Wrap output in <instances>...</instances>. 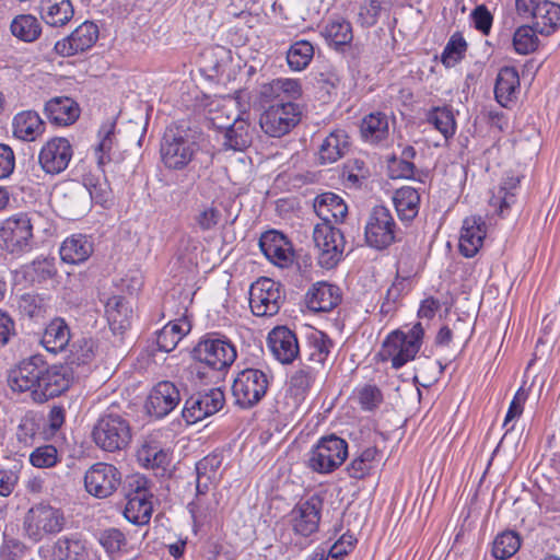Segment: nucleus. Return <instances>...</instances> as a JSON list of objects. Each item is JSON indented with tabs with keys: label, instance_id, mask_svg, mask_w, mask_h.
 <instances>
[{
	"label": "nucleus",
	"instance_id": "obj_44",
	"mask_svg": "<svg viewBox=\"0 0 560 560\" xmlns=\"http://www.w3.org/2000/svg\"><path fill=\"white\" fill-rule=\"evenodd\" d=\"M322 35L336 47L349 44L353 37L350 22L341 16L330 18L323 26Z\"/></svg>",
	"mask_w": 560,
	"mask_h": 560
},
{
	"label": "nucleus",
	"instance_id": "obj_21",
	"mask_svg": "<svg viewBox=\"0 0 560 560\" xmlns=\"http://www.w3.org/2000/svg\"><path fill=\"white\" fill-rule=\"evenodd\" d=\"M259 247L266 258L278 267L284 268L293 262V247L287 236L278 231L262 233Z\"/></svg>",
	"mask_w": 560,
	"mask_h": 560
},
{
	"label": "nucleus",
	"instance_id": "obj_42",
	"mask_svg": "<svg viewBox=\"0 0 560 560\" xmlns=\"http://www.w3.org/2000/svg\"><path fill=\"white\" fill-rule=\"evenodd\" d=\"M10 31L18 39L32 43L40 36L42 25L38 19L33 14H19L11 21Z\"/></svg>",
	"mask_w": 560,
	"mask_h": 560
},
{
	"label": "nucleus",
	"instance_id": "obj_49",
	"mask_svg": "<svg viewBox=\"0 0 560 560\" xmlns=\"http://www.w3.org/2000/svg\"><path fill=\"white\" fill-rule=\"evenodd\" d=\"M316 375L315 369L307 365H303L292 374L289 390L295 400L300 401L305 398L316 380Z\"/></svg>",
	"mask_w": 560,
	"mask_h": 560
},
{
	"label": "nucleus",
	"instance_id": "obj_7",
	"mask_svg": "<svg viewBox=\"0 0 560 560\" xmlns=\"http://www.w3.org/2000/svg\"><path fill=\"white\" fill-rule=\"evenodd\" d=\"M272 375L269 371L248 368L237 373L232 384L235 404L247 409L257 405L267 394Z\"/></svg>",
	"mask_w": 560,
	"mask_h": 560
},
{
	"label": "nucleus",
	"instance_id": "obj_16",
	"mask_svg": "<svg viewBox=\"0 0 560 560\" xmlns=\"http://www.w3.org/2000/svg\"><path fill=\"white\" fill-rule=\"evenodd\" d=\"M224 405V394L219 388L197 393L186 399L182 415L187 423H196L217 413Z\"/></svg>",
	"mask_w": 560,
	"mask_h": 560
},
{
	"label": "nucleus",
	"instance_id": "obj_6",
	"mask_svg": "<svg viewBox=\"0 0 560 560\" xmlns=\"http://www.w3.org/2000/svg\"><path fill=\"white\" fill-rule=\"evenodd\" d=\"M348 457L346 440L329 434L322 436L306 454L307 467L317 474L327 475L338 469Z\"/></svg>",
	"mask_w": 560,
	"mask_h": 560
},
{
	"label": "nucleus",
	"instance_id": "obj_59",
	"mask_svg": "<svg viewBox=\"0 0 560 560\" xmlns=\"http://www.w3.org/2000/svg\"><path fill=\"white\" fill-rule=\"evenodd\" d=\"M472 26L483 35H488L492 28L493 15L485 4L477 5L470 13Z\"/></svg>",
	"mask_w": 560,
	"mask_h": 560
},
{
	"label": "nucleus",
	"instance_id": "obj_40",
	"mask_svg": "<svg viewBox=\"0 0 560 560\" xmlns=\"http://www.w3.org/2000/svg\"><path fill=\"white\" fill-rule=\"evenodd\" d=\"M348 148V136L343 130L330 132L322 142L318 151V159L322 164L338 161Z\"/></svg>",
	"mask_w": 560,
	"mask_h": 560
},
{
	"label": "nucleus",
	"instance_id": "obj_5",
	"mask_svg": "<svg viewBox=\"0 0 560 560\" xmlns=\"http://www.w3.org/2000/svg\"><path fill=\"white\" fill-rule=\"evenodd\" d=\"M196 132L190 129L171 128L164 135L161 156L164 165L172 170L186 167L198 152Z\"/></svg>",
	"mask_w": 560,
	"mask_h": 560
},
{
	"label": "nucleus",
	"instance_id": "obj_8",
	"mask_svg": "<svg viewBox=\"0 0 560 560\" xmlns=\"http://www.w3.org/2000/svg\"><path fill=\"white\" fill-rule=\"evenodd\" d=\"M313 241L318 265L327 270L335 268L343 258L346 241L343 233L328 223L314 226Z\"/></svg>",
	"mask_w": 560,
	"mask_h": 560
},
{
	"label": "nucleus",
	"instance_id": "obj_14",
	"mask_svg": "<svg viewBox=\"0 0 560 560\" xmlns=\"http://www.w3.org/2000/svg\"><path fill=\"white\" fill-rule=\"evenodd\" d=\"M301 110L298 104L278 102L270 105L260 116L259 124L264 132L280 138L290 132L300 121Z\"/></svg>",
	"mask_w": 560,
	"mask_h": 560
},
{
	"label": "nucleus",
	"instance_id": "obj_51",
	"mask_svg": "<svg viewBox=\"0 0 560 560\" xmlns=\"http://www.w3.org/2000/svg\"><path fill=\"white\" fill-rule=\"evenodd\" d=\"M521 547V538L513 530H504L499 534L492 545L494 558L505 560L514 556Z\"/></svg>",
	"mask_w": 560,
	"mask_h": 560
},
{
	"label": "nucleus",
	"instance_id": "obj_34",
	"mask_svg": "<svg viewBox=\"0 0 560 560\" xmlns=\"http://www.w3.org/2000/svg\"><path fill=\"white\" fill-rule=\"evenodd\" d=\"M425 121L439 131L445 141L452 139L457 130L454 110L451 106H434L425 113Z\"/></svg>",
	"mask_w": 560,
	"mask_h": 560
},
{
	"label": "nucleus",
	"instance_id": "obj_30",
	"mask_svg": "<svg viewBox=\"0 0 560 560\" xmlns=\"http://www.w3.org/2000/svg\"><path fill=\"white\" fill-rule=\"evenodd\" d=\"M74 10L70 0H40V16L51 27H61L73 18Z\"/></svg>",
	"mask_w": 560,
	"mask_h": 560
},
{
	"label": "nucleus",
	"instance_id": "obj_2",
	"mask_svg": "<svg viewBox=\"0 0 560 560\" xmlns=\"http://www.w3.org/2000/svg\"><path fill=\"white\" fill-rule=\"evenodd\" d=\"M191 355L196 364L190 366V373L205 378L206 373L200 371L198 363L212 371L224 372L236 360L237 351L235 346L225 338L206 336L194 347Z\"/></svg>",
	"mask_w": 560,
	"mask_h": 560
},
{
	"label": "nucleus",
	"instance_id": "obj_24",
	"mask_svg": "<svg viewBox=\"0 0 560 560\" xmlns=\"http://www.w3.org/2000/svg\"><path fill=\"white\" fill-rule=\"evenodd\" d=\"M314 211L322 223H340L348 213L345 200L337 194L327 191L318 195L314 200Z\"/></svg>",
	"mask_w": 560,
	"mask_h": 560
},
{
	"label": "nucleus",
	"instance_id": "obj_13",
	"mask_svg": "<svg viewBox=\"0 0 560 560\" xmlns=\"http://www.w3.org/2000/svg\"><path fill=\"white\" fill-rule=\"evenodd\" d=\"M63 525V513L48 504H37L30 509L24 521L26 535L35 542L48 535L61 532Z\"/></svg>",
	"mask_w": 560,
	"mask_h": 560
},
{
	"label": "nucleus",
	"instance_id": "obj_63",
	"mask_svg": "<svg viewBox=\"0 0 560 560\" xmlns=\"http://www.w3.org/2000/svg\"><path fill=\"white\" fill-rule=\"evenodd\" d=\"M195 221L202 231L215 228L221 221V212L213 206H205L195 217Z\"/></svg>",
	"mask_w": 560,
	"mask_h": 560
},
{
	"label": "nucleus",
	"instance_id": "obj_9",
	"mask_svg": "<svg viewBox=\"0 0 560 560\" xmlns=\"http://www.w3.org/2000/svg\"><path fill=\"white\" fill-rule=\"evenodd\" d=\"M153 493L145 477L136 475L128 480L126 493L125 518L137 526L147 525L153 513Z\"/></svg>",
	"mask_w": 560,
	"mask_h": 560
},
{
	"label": "nucleus",
	"instance_id": "obj_47",
	"mask_svg": "<svg viewBox=\"0 0 560 560\" xmlns=\"http://www.w3.org/2000/svg\"><path fill=\"white\" fill-rule=\"evenodd\" d=\"M140 465L145 468H165L170 463V454L155 442H144L137 452Z\"/></svg>",
	"mask_w": 560,
	"mask_h": 560
},
{
	"label": "nucleus",
	"instance_id": "obj_58",
	"mask_svg": "<svg viewBox=\"0 0 560 560\" xmlns=\"http://www.w3.org/2000/svg\"><path fill=\"white\" fill-rule=\"evenodd\" d=\"M98 541L110 556L119 553L127 545L125 534L117 528L103 530L98 536Z\"/></svg>",
	"mask_w": 560,
	"mask_h": 560
},
{
	"label": "nucleus",
	"instance_id": "obj_10",
	"mask_svg": "<svg viewBox=\"0 0 560 560\" xmlns=\"http://www.w3.org/2000/svg\"><path fill=\"white\" fill-rule=\"evenodd\" d=\"M284 300L285 294L282 285L270 278L261 277L249 288V307L257 317L277 315Z\"/></svg>",
	"mask_w": 560,
	"mask_h": 560
},
{
	"label": "nucleus",
	"instance_id": "obj_20",
	"mask_svg": "<svg viewBox=\"0 0 560 560\" xmlns=\"http://www.w3.org/2000/svg\"><path fill=\"white\" fill-rule=\"evenodd\" d=\"M32 235V225L25 214L9 218L0 226V243L11 253L27 246Z\"/></svg>",
	"mask_w": 560,
	"mask_h": 560
},
{
	"label": "nucleus",
	"instance_id": "obj_1",
	"mask_svg": "<svg viewBox=\"0 0 560 560\" xmlns=\"http://www.w3.org/2000/svg\"><path fill=\"white\" fill-rule=\"evenodd\" d=\"M14 392H27L36 402H45L67 390L71 377L62 365H48L40 355L22 360L11 370L8 378Z\"/></svg>",
	"mask_w": 560,
	"mask_h": 560
},
{
	"label": "nucleus",
	"instance_id": "obj_48",
	"mask_svg": "<svg viewBox=\"0 0 560 560\" xmlns=\"http://www.w3.org/2000/svg\"><path fill=\"white\" fill-rule=\"evenodd\" d=\"M314 57V47L307 40L293 43L287 51V62L292 71L300 72L308 67Z\"/></svg>",
	"mask_w": 560,
	"mask_h": 560
},
{
	"label": "nucleus",
	"instance_id": "obj_38",
	"mask_svg": "<svg viewBox=\"0 0 560 560\" xmlns=\"http://www.w3.org/2000/svg\"><path fill=\"white\" fill-rule=\"evenodd\" d=\"M219 127L225 129L223 145L226 149L243 151L252 144L253 131L246 120L235 118L232 125Z\"/></svg>",
	"mask_w": 560,
	"mask_h": 560
},
{
	"label": "nucleus",
	"instance_id": "obj_28",
	"mask_svg": "<svg viewBox=\"0 0 560 560\" xmlns=\"http://www.w3.org/2000/svg\"><path fill=\"white\" fill-rule=\"evenodd\" d=\"M45 114L52 124L68 126L78 119L80 109L70 97H55L46 103Z\"/></svg>",
	"mask_w": 560,
	"mask_h": 560
},
{
	"label": "nucleus",
	"instance_id": "obj_45",
	"mask_svg": "<svg viewBox=\"0 0 560 560\" xmlns=\"http://www.w3.org/2000/svg\"><path fill=\"white\" fill-rule=\"evenodd\" d=\"M361 135L366 142L378 143L388 136V118L383 113L365 116L361 124Z\"/></svg>",
	"mask_w": 560,
	"mask_h": 560
},
{
	"label": "nucleus",
	"instance_id": "obj_46",
	"mask_svg": "<svg viewBox=\"0 0 560 560\" xmlns=\"http://www.w3.org/2000/svg\"><path fill=\"white\" fill-rule=\"evenodd\" d=\"M378 462V450L374 446L366 447L358 453L347 466L350 478L362 479L370 475Z\"/></svg>",
	"mask_w": 560,
	"mask_h": 560
},
{
	"label": "nucleus",
	"instance_id": "obj_41",
	"mask_svg": "<svg viewBox=\"0 0 560 560\" xmlns=\"http://www.w3.org/2000/svg\"><path fill=\"white\" fill-rule=\"evenodd\" d=\"M105 313L110 328L114 331H122L129 326L132 310L125 298L114 295L107 300Z\"/></svg>",
	"mask_w": 560,
	"mask_h": 560
},
{
	"label": "nucleus",
	"instance_id": "obj_23",
	"mask_svg": "<svg viewBox=\"0 0 560 560\" xmlns=\"http://www.w3.org/2000/svg\"><path fill=\"white\" fill-rule=\"evenodd\" d=\"M487 235V225L482 217L470 215L463 221L459 236V252L467 258L474 257L481 248Z\"/></svg>",
	"mask_w": 560,
	"mask_h": 560
},
{
	"label": "nucleus",
	"instance_id": "obj_39",
	"mask_svg": "<svg viewBox=\"0 0 560 560\" xmlns=\"http://www.w3.org/2000/svg\"><path fill=\"white\" fill-rule=\"evenodd\" d=\"M222 455L220 453H211L200 459L196 464V489H209L210 485L219 481L222 465Z\"/></svg>",
	"mask_w": 560,
	"mask_h": 560
},
{
	"label": "nucleus",
	"instance_id": "obj_55",
	"mask_svg": "<svg viewBox=\"0 0 560 560\" xmlns=\"http://www.w3.org/2000/svg\"><path fill=\"white\" fill-rule=\"evenodd\" d=\"M467 50V43L460 33H454L442 52V62L446 67H453L460 61Z\"/></svg>",
	"mask_w": 560,
	"mask_h": 560
},
{
	"label": "nucleus",
	"instance_id": "obj_57",
	"mask_svg": "<svg viewBox=\"0 0 560 560\" xmlns=\"http://www.w3.org/2000/svg\"><path fill=\"white\" fill-rule=\"evenodd\" d=\"M357 400L364 411H373L383 402V394L375 385L365 384L355 389Z\"/></svg>",
	"mask_w": 560,
	"mask_h": 560
},
{
	"label": "nucleus",
	"instance_id": "obj_53",
	"mask_svg": "<svg viewBox=\"0 0 560 560\" xmlns=\"http://www.w3.org/2000/svg\"><path fill=\"white\" fill-rule=\"evenodd\" d=\"M538 33L535 27L522 25L516 28L513 36V47L518 55H528L538 46Z\"/></svg>",
	"mask_w": 560,
	"mask_h": 560
},
{
	"label": "nucleus",
	"instance_id": "obj_11",
	"mask_svg": "<svg viewBox=\"0 0 560 560\" xmlns=\"http://www.w3.org/2000/svg\"><path fill=\"white\" fill-rule=\"evenodd\" d=\"M398 226L390 210L385 206H375L370 211L364 236L366 244L375 249L382 250L389 247L397 241Z\"/></svg>",
	"mask_w": 560,
	"mask_h": 560
},
{
	"label": "nucleus",
	"instance_id": "obj_52",
	"mask_svg": "<svg viewBox=\"0 0 560 560\" xmlns=\"http://www.w3.org/2000/svg\"><path fill=\"white\" fill-rule=\"evenodd\" d=\"M55 560H86L85 546L80 540L60 538L54 547Z\"/></svg>",
	"mask_w": 560,
	"mask_h": 560
},
{
	"label": "nucleus",
	"instance_id": "obj_62",
	"mask_svg": "<svg viewBox=\"0 0 560 560\" xmlns=\"http://www.w3.org/2000/svg\"><path fill=\"white\" fill-rule=\"evenodd\" d=\"M355 544L357 538L352 534L346 533L327 550L328 557L331 560H341L354 549Z\"/></svg>",
	"mask_w": 560,
	"mask_h": 560
},
{
	"label": "nucleus",
	"instance_id": "obj_60",
	"mask_svg": "<svg viewBox=\"0 0 560 560\" xmlns=\"http://www.w3.org/2000/svg\"><path fill=\"white\" fill-rule=\"evenodd\" d=\"M527 395L524 390L518 389L508 409V412L504 418L503 427L506 429V433L512 431L515 427L514 420L517 419L524 409V404L526 401Z\"/></svg>",
	"mask_w": 560,
	"mask_h": 560
},
{
	"label": "nucleus",
	"instance_id": "obj_31",
	"mask_svg": "<svg viewBox=\"0 0 560 560\" xmlns=\"http://www.w3.org/2000/svg\"><path fill=\"white\" fill-rule=\"evenodd\" d=\"M70 339L68 324L65 319L57 317L46 326L40 342L47 351L58 353L66 349Z\"/></svg>",
	"mask_w": 560,
	"mask_h": 560
},
{
	"label": "nucleus",
	"instance_id": "obj_64",
	"mask_svg": "<svg viewBox=\"0 0 560 560\" xmlns=\"http://www.w3.org/2000/svg\"><path fill=\"white\" fill-rule=\"evenodd\" d=\"M39 427L33 418H23L16 429L18 441L25 446H32Z\"/></svg>",
	"mask_w": 560,
	"mask_h": 560
},
{
	"label": "nucleus",
	"instance_id": "obj_18",
	"mask_svg": "<svg viewBox=\"0 0 560 560\" xmlns=\"http://www.w3.org/2000/svg\"><path fill=\"white\" fill-rule=\"evenodd\" d=\"M272 357L282 364H291L300 354L296 334L287 326L272 328L267 336Z\"/></svg>",
	"mask_w": 560,
	"mask_h": 560
},
{
	"label": "nucleus",
	"instance_id": "obj_61",
	"mask_svg": "<svg viewBox=\"0 0 560 560\" xmlns=\"http://www.w3.org/2000/svg\"><path fill=\"white\" fill-rule=\"evenodd\" d=\"M33 280L43 282L57 273L55 258H37L32 262Z\"/></svg>",
	"mask_w": 560,
	"mask_h": 560
},
{
	"label": "nucleus",
	"instance_id": "obj_54",
	"mask_svg": "<svg viewBox=\"0 0 560 560\" xmlns=\"http://www.w3.org/2000/svg\"><path fill=\"white\" fill-rule=\"evenodd\" d=\"M28 460L32 466L43 469L55 467L61 460V457L56 446L45 444L33 450Z\"/></svg>",
	"mask_w": 560,
	"mask_h": 560
},
{
	"label": "nucleus",
	"instance_id": "obj_12",
	"mask_svg": "<svg viewBox=\"0 0 560 560\" xmlns=\"http://www.w3.org/2000/svg\"><path fill=\"white\" fill-rule=\"evenodd\" d=\"M324 501L318 494L301 499L288 514V524L295 536L308 538L317 533Z\"/></svg>",
	"mask_w": 560,
	"mask_h": 560
},
{
	"label": "nucleus",
	"instance_id": "obj_25",
	"mask_svg": "<svg viewBox=\"0 0 560 560\" xmlns=\"http://www.w3.org/2000/svg\"><path fill=\"white\" fill-rule=\"evenodd\" d=\"M185 308L178 318L170 320L158 334L156 346L159 350L171 352L174 350L179 341L189 334L191 324L186 315Z\"/></svg>",
	"mask_w": 560,
	"mask_h": 560
},
{
	"label": "nucleus",
	"instance_id": "obj_36",
	"mask_svg": "<svg viewBox=\"0 0 560 560\" xmlns=\"http://www.w3.org/2000/svg\"><path fill=\"white\" fill-rule=\"evenodd\" d=\"M334 347L332 340L322 330L314 329L307 334L305 357L306 360L324 365Z\"/></svg>",
	"mask_w": 560,
	"mask_h": 560
},
{
	"label": "nucleus",
	"instance_id": "obj_37",
	"mask_svg": "<svg viewBox=\"0 0 560 560\" xmlns=\"http://www.w3.org/2000/svg\"><path fill=\"white\" fill-rule=\"evenodd\" d=\"M43 131L44 122L36 112L25 110L15 115L13 132L16 138L24 141H34Z\"/></svg>",
	"mask_w": 560,
	"mask_h": 560
},
{
	"label": "nucleus",
	"instance_id": "obj_26",
	"mask_svg": "<svg viewBox=\"0 0 560 560\" xmlns=\"http://www.w3.org/2000/svg\"><path fill=\"white\" fill-rule=\"evenodd\" d=\"M341 301L339 288L326 282L314 284L306 294V303L314 312H329Z\"/></svg>",
	"mask_w": 560,
	"mask_h": 560
},
{
	"label": "nucleus",
	"instance_id": "obj_32",
	"mask_svg": "<svg viewBox=\"0 0 560 560\" xmlns=\"http://www.w3.org/2000/svg\"><path fill=\"white\" fill-rule=\"evenodd\" d=\"M534 27L541 35H550L560 26V4L541 0L534 11Z\"/></svg>",
	"mask_w": 560,
	"mask_h": 560
},
{
	"label": "nucleus",
	"instance_id": "obj_22",
	"mask_svg": "<svg viewBox=\"0 0 560 560\" xmlns=\"http://www.w3.org/2000/svg\"><path fill=\"white\" fill-rule=\"evenodd\" d=\"M180 401V394L176 385L168 381L158 383L151 390L147 409L156 418H163L173 411Z\"/></svg>",
	"mask_w": 560,
	"mask_h": 560
},
{
	"label": "nucleus",
	"instance_id": "obj_4",
	"mask_svg": "<svg viewBox=\"0 0 560 560\" xmlns=\"http://www.w3.org/2000/svg\"><path fill=\"white\" fill-rule=\"evenodd\" d=\"M92 439L96 446L105 452L122 451L131 441L129 421L124 416L108 410L94 424Z\"/></svg>",
	"mask_w": 560,
	"mask_h": 560
},
{
	"label": "nucleus",
	"instance_id": "obj_50",
	"mask_svg": "<svg viewBox=\"0 0 560 560\" xmlns=\"http://www.w3.org/2000/svg\"><path fill=\"white\" fill-rule=\"evenodd\" d=\"M114 122H106L102 125L98 131V143L94 148V155L98 167L102 170L112 160L110 152L114 147Z\"/></svg>",
	"mask_w": 560,
	"mask_h": 560
},
{
	"label": "nucleus",
	"instance_id": "obj_15",
	"mask_svg": "<svg viewBox=\"0 0 560 560\" xmlns=\"http://www.w3.org/2000/svg\"><path fill=\"white\" fill-rule=\"evenodd\" d=\"M121 483V472L112 464L96 463L84 475V487L97 499L113 495Z\"/></svg>",
	"mask_w": 560,
	"mask_h": 560
},
{
	"label": "nucleus",
	"instance_id": "obj_33",
	"mask_svg": "<svg viewBox=\"0 0 560 560\" xmlns=\"http://www.w3.org/2000/svg\"><path fill=\"white\" fill-rule=\"evenodd\" d=\"M209 489H196L195 499L188 504L195 526H203L217 513L218 500L215 494H208Z\"/></svg>",
	"mask_w": 560,
	"mask_h": 560
},
{
	"label": "nucleus",
	"instance_id": "obj_3",
	"mask_svg": "<svg viewBox=\"0 0 560 560\" xmlns=\"http://www.w3.org/2000/svg\"><path fill=\"white\" fill-rule=\"evenodd\" d=\"M423 337L421 323H416L408 331L394 330L384 339L378 355L382 361L390 362L392 368L398 370L415 360Z\"/></svg>",
	"mask_w": 560,
	"mask_h": 560
},
{
	"label": "nucleus",
	"instance_id": "obj_19",
	"mask_svg": "<svg viewBox=\"0 0 560 560\" xmlns=\"http://www.w3.org/2000/svg\"><path fill=\"white\" fill-rule=\"evenodd\" d=\"M98 38V27L93 22H84L69 36L55 44V51L62 57H71L92 48Z\"/></svg>",
	"mask_w": 560,
	"mask_h": 560
},
{
	"label": "nucleus",
	"instance_id": "obj_27",
	"mask_svg": "<svg viewBox=\"0 0 560 560\" xmlns=\"http://www.w3.org/2000/svg\"><path fill=\"white\" fill-rule=\"evenodd\" d=\"M59 253L62 261L79 265L92 255L93 244L86 235L72 234L62 242Z\"/></svg>",
	"mask_w": 560,
	"mask_h": 560
},
{
	"label": "nucleus",
	"instance_id": "obj_56",
	"mask_svg": "<svg viewBox=\"0 0 560 560\" xmlns=\"http://www.w3.org/2000/svg\"><path fill=\"white\" fill-rule=\"evenodd\" d=\"M394 0H365L359 10V22L363 26H373L383 10L393 4Z\"/></svg>",
	"mask_w": 560,
	"mask_h": 560
},
{
	"label": "nucleus",
	"instance_id": "obj_43",
	"mask_svg": "<svg viewBox=\"0 0 560 560\" xmlns=\"http://www.w3.org/2000/svg\"><path fill=\"white\" fill-rule=\"evenodd\" d=\"M518 188L520 178L516 176H508L502 180L498 190L492 194L489 202L492 207L498 208L500 215H503L515 202Z\"/></svg>",
	"mask_w": 560,
	"mask_h": 560
},
{
	"label": "nucleus",
	"instance_id": "obj_35",
	"mask_svg": "<svg viewBox=\"0 0 560 560\" xmlns=\"http://www.w3.org/2000/svg\"><path fill=\"white\" fill-rule=\"evenodd\" d=\"M393 202L399 219L411 221L419 212L420 194L413 187L404 186L395 191Z\"/></svg>",
	"mask_w": 560,
	"mask_h": 560
},
{
	"label": "nucleus",
	"instance_id": "obj_29",
	"mask_svg": "<svg viewBox=\"0 0 560 560\" xmlns=\"http://www.w3.org/2000/svg\"><path fill=\"white\" fill-rule=\"evenodd\" d=\"M520 91V77L514 67H503L497 77L494 95L499 104L508 107L517 98Z\"/></svg>",
	"mask_w": 560,
	"mask_h": 560
},
{
	"label": "nucleus",
	"instance_id": "obj_17",
	"mask_svg": "<svg viewBox=\"0 0 560 560\" xmlns=\"http://www.w3.org/2000/svg\"><path fill=\"white\" fill-rule=\"evenodd\" d=\"M73 155L72 147L66 138H52L40 149L38 161L43 171L50 175L62 173Z\"/></svg>",
	"mask_w": 560,
	"mask_h": 560
}]
</instances>
